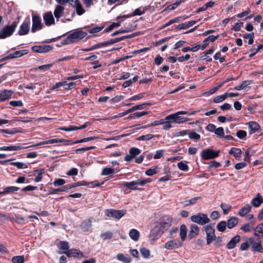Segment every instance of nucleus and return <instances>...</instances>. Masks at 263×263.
<instances>
[{
	"mask_svg": "<svg viewBox=\"0 0 263 263\" xmlns=\"http://www.w3.org/2000/svg\"><path fill=\"white\" fill-rule=\"evenodd\" d=\"M186 111H179L176 113L170 114L165 117L163 124V129L168 130L172 127V124H181L189 121V118H183L180 115H186Z\"/></svg>",
	"mask_w": 263,
	"mask_h": 263,
	"instance_id": "1",
	"label": "nucleus"
},
{
	"mask_svg": "<svg viewBox=\"0 0 263 263\" xmlns=\"http://www.w3.org/2000/svg\"><path fill=\"white\" fill-rule=\"evenodd\" d=\"M87 34V33L86 32L83 31L81 30H78L70 33L67 37L65 42L67 44L78 42L84 38Z\"/></svg>",
	"mask_w": 263,
	"mask_h": 263,
	"instance_id": "2",
	"label": "nucleus"
},
{
	"mask_svg": "<svg viewBox=\"0 0 263 263\" xmlns=\"http://www.w3.org/2000/svg\"><path fill=\"white\" fill-rule=\"evenodd\" d=\"M190 219L192 222L202 226L209 223L210 221L208 215L202 213L192 215Z\"/></svg>",
	"mask_w": 263,
	"mask_h": 263,
	"instance_id": "3",
	"label": "nucleus"
},
{
	"mask_svg": "<svg viewBox=\"0 0 263 263\" xmlns=\"http://www.w3.org/2000/svg\"><path fill=\"white\" fill-rule=\"evenodd\" d=\"M203 229L206 234V245H209L216 239L215 230L211 224L205 225Z\"/></svg>",
	"mask_w": 263,
	"mask_h": 263,
	"instance_id": "4",
	"label": "nucleus"
},
{
	"mask_svg": "<svg viewBox=\"0 0 263 263\" xmlns=\"http://www.w3.org/2000/svg\"><path fill=\"white\" fill-rule=\"evenodd\" d=\"M16 26V23L14 22L12 25L6 26L0 32V39H3L11 35L14 32Z\"/></svg>",
	"mask_w": 263,
	"mask_h": 263,
	"instance_id": "5",
	"label": "nucleus"
},
{
	"mask_svg": "<svg viewBox=\"0 0 263 263\" xmlns=\"http://www.w3.org/2000/svg\"><path fill=\"white\" fill-rule=\"evenodd\" d=\"M219 151H214L212 149H204L201 153V156L204 160L214 159L219 155Z\"/></svg>",
	"mask_w": 263,
	"mask_h": 263,
	"instance_id": "6",
	"label": "nucleus"
},
{
	"mask_svg": "<svg viewBox=\"0 0 263 263\" xmlns=\"http://www.w3.org/2000/svg\"><path fill=\"white\" fill-rule=\"evenodd\" d=\"M183 245V243L179 239H171L164 244V247L167 250H174L182 247Z\"/></svg>",
	"mask_w": 263,
	"mask_h": 263,
	"instance_id": "7",
	"label": "nucleus"
},
{
	"mask_svg": "<svg viewBox=\"0 0 263 263\" xmlns=\"http://www.w3.org/2000/svg\"><path fill=\"white\" fill-rule=\"evenodd\" d=\"M126 214L124 210H116L113 209L107 210L105 211V215L110 218L119 219Z\"/></svg>",
	"mask_w": 263,
	"mask_h": 263,
	"instance_id": "8",
	"label": "nucleus"
},
{
	"mask_svg": "<svg viewBox=\"0 0 263 263\" xmlns=\"http://www.w3.org/2000/svg\"><path fill=\"white\" fill-rule=\"evenodd\" d=\"M32 25L31 31L35 32L37 30H41L43 27V24L41 22V17L34 13H32Z\"/></svg>",
	"mask_w": 263,
	"mask_h": 263,
	"instance_id": "9",
	"label": "nucleus"
},
{
	"mask_svg": "<svg viewBox=\"0 0 263 263\" xmlns=\"http://www.w3.org/2000/svg\"><path fill=\"white\" fill-rule=\"evenodd\" d=\"M172 222V218L168 216H165L163 217L162 220L158 226L164 233V231H166L169 228H170Z\"/></svg>",
	"mask_w": 263,
	"mask_h": 263,
	"instance_id": "10",
	"label": "nucleus"
},
{
	"mask_svg": "<svg viewBox=\"0 0 263 263\" xmlns=\"http://www.w3.org/2000/svg\"><path fill=\"white\" fill-rule=\"evenodd\" d=\"M141 153V150L136 147H132L129 151L128 154L126 155L124 158L126 161L129 162L136 156Z\"/></svg>",
	"mask_w": 263,
	"mask_h": 263,
	"instance_id": "11",
	"label": "nucleus"
},
{
	"mask_svg": "<svg viewBox=\"0 0 263 263\" xmlns=\"http://www.w3.org/2000/svg\"><path fill=\"white\" fill-rule=\"evenodd\" d=\"M163 233L160 228L157 225L150 232L149 237L152 240L158 239Z\"/></svg>",
	"mask_w": 263,
	"mask_h": 263,
	"instance_id": "12",
	"label": "nucleus"
},
{
	"mask_svg": "<svg viewBox=\"0 0 263 263\" xmlns=\"http://www.w3.org/2000/svg\"><path fill=\"white\" fill-rule=\"evenodd\" d=\"M43 19L46 26H51L54 24V18L51 12H47L43 15Z\"/></svg>",
	"mask_w": 263,
	"mask_h": 263,
	"instance_id": "13",
	"label": "nucleus"
},
{
	"mask_svg": "<svg viewBox=\"0 0 263 263\" xmlns=\"http://www.w3.org/2000/svg\"><path fill=\"white\" fill-rule=\"evenodd\" d=\"M32 50L37 53H45L51 50V47L49 45H40L34 46L32 47Z\"/></svg>",
	"mask_w": 263,
	"mask_h": 263,
	"instance_id": "14",
	"label": "nucleus"
},
{
	"mask_svg": "<svg viewBox=\"0 0 263 263\" xmlns=\"http://www.w3.org/2000/svg\"><path fill=\"white\" fill-rule=\"evenodd\" d=\"M58 248L60 250L59 253L65 254L67 253L69 250V244L68 242L65 241H61L58 243Z\"/></svg>",
	"mask_w": 263,
	"mask_h": 263,
	"instance_id": "15",
	"label": "nucleus"
},
{
	"mask_svg": "<svg viewBox=\"0 0 263 263\" xmlns=\"http://www.w3.org/2000/svg\"><path fill=\"white\" fill-rule=\"evenodd\" d=\"M30 30V23L28 22H24L20 26L18 34L24 35L27 34Z\"/></svg>",
	"mask_w": 263,
	"mask_h": 263,
	"instance_id": "16",
	"label": "nucleus"
},
{
	"mask_svg": "<svg viewBox=\"0 0 263 263\" xmlns=\"http://www.w3.org/2000/svg\"><path fill=\"white\" fill-rule=\"evenodd\" d=\"M199 233V228L198 226L196 224H193L190 227V232L189 233V237L190 239H192L196 236L198 235Z\"/></svg>",
	"mask_w": 263,
	"mask_h": 263,
	"instance_id": "17",
	"label": "nucleus"
},
{
	"mask_svg": "<svg viewBox=\"0 0 263 263\" xmlns=\"http://www.w3.org/2000/svg\"><path fill=\"white\" fill-rule=\"evenodd\" d=\"M13 91L11 90L5 89L1 91L0 93V100L4 101L11 98Z\"/></svg>",
	"mask_w": 263,
	"mask_h": 263,
	"instance_id": "18",
	"label": "nucleus"
},
{
	"mask_svg": "<svg viewBox=\"0 0 263 263\" xmlns=\"http://www.w3.org/2000/svg\"><path fill=\"white\" fill-rule=\"evenodd\" d=\"M66 255L69 257H73L79 258L83 256L82 252L75 249L69 250Z\"/></svg>",
	"mask_w": 263,
	"mask_h": 263,
	"instance_id": "19",
	"label": "nucleus"
},
{
	"mask_svg": "<svg viewBox=\"0 0 263 263\" xmlns=\"http://www.w3.org/2000/svg\"><path fill=\"white\" fill-rule=\"evenodd\" d=\"M249 133L252 134L257 132L260 128L259 125L254 121H250L248 123Z\"/></svg>",
	"mask_w": 263,
	"mask_h": 263,
	"instance_id": "20",
	"label": "nucleus"
},
{
	"mask_svg": "<svg viewBox=\"0 0 263 263\" xmlns=\"http://www.w3.org/2000/svg\"><path fill=\"white\" fill-rule=\"evenodd\" d=\"M240 237L239 235L235 236L227 245V248L228 249H233L236 244L240 241Z\"/></svg>",
	"mask_w": 263,
	"mask_h": 263,
	"instance_id": "21",
	"label": "nucleus"
},
{
	"mask_svg": "<svg viewBox=\"0 0 263 263\" xmlns=\"http://www.w3.org/2000/svg\"><path fill=\"white\" fill-rule=\"evenodd\" d=\"M187 227L185 224H182L180 228L179 236L181 239V241L183 242L186 239L187 236Z\"/></svg>",
	"mask_w": 263,
	"mask_h": 263,
	"instance_id": "22",
	"label": "nucleus"
},
{
	"mask_svg": "<svg viewBox=\"0 0 263 263\" xmlns=\"http://www.w3.org/2000/svg\"><path fill=\"white\" fill-rule=\"evenodd\" d=\"M263 203V198L258 194L256 197L253 198L251 200V203L254 207H259Z\"/></svg>",
	"mask_w": 263,
	"mask_h": 263,
	"instance_id": "23",
	"label": "nucleus"
},
{
	"mask_svg": "<svg viewBox=\"0 0 263 263\" xmlns=\"http://www.w3.org/2000/svg\"><path fill=\"white\" fill-rule=\"evenodd\" d=\"M64 8L61 5H58L55 8L54 15L57 19H59L64 14Z\"/></svg>",
	"mask_w": 263,
	"mask_h": 263,
	"instance_id": "24",
	"label": "nucleus"
},
{
	"mask_svg": "<svg viewBox=\"0 0 263 263\" xmlns=\"http://www.w3.org/2000/svg\"><path fill=\"white\" fill-rule=\"evenodd\" d=\"M24 148V147H22L21 146L17 145H11V146H4L2 147H0V151H15L20 149H22Z\"/></svg>",
	"mask_w": 263,
	"mask_h": 263,
	"instance_id": "25",
	"label": "nucleus"
},
{
	"mask_svg": "<svg viewBox=\"0 0 263 263\" xmlns=\"http://www.w3.org/2000/svg\"><path fill=\"white\" fill-rule=\"evenodd\" d=\"M71 2L73 3V7L76 8L77 13L78 15H81L85 12V10L83 8L82 5L78 2V0H77V1ZM71 5H72V4H71Z\"/></svg>",
	"mask_w": 263,
	"mask_h": 263,
	"instance_id": "26",
	"label": "nucleus"
},
{
	"mask_svg": "<svg viewBox=\"0 0 263 263\" xmlns=\"http://www.w3.org/2000/svg\"><path fill=\"white\" fill-rule=\"evenodd\" d=\"M129 236L132 240L137 241L139 238L140 233L137 230L133 229L129 231Z\"/></svg>",
	"mask_w": 263,
	"mask_h": 263,
	"instance_id": "27",
	"label": "nucleus"
},
{
	"mask_svg": "<svg viewBox=\"0 0 263 263\" xmlns=\"http://www.w3.org/2000/svg\"><path fill=\"white\" fill-rule=\"evenodd\" d=\"M117 258L124 263H130L131 262V259L129 256L127 255L125 256L122 253L118 254L117 255Z\"/></svg>",
	"mask_w": 263,
	"mask_h": 263,
	"instance_id": "28",
	"label": "nucleus"
},
{
	"mask_svg": "<svg viewBox=\"0 0 263 263\" xmlns=\"http://www.w3.org/2000/svg\"><path fill=\"white\" fill-rule=\"evenodd\" d=\"M91 226L92 224L90 219H87L84 221L81 224L82 229L85 232L88 231Z\"/></svg>",
	"mask_w": 263,
	"mask_h": 263,
	"instance_id": "29",
	"label": "nucleus"
},
{
	"mask_svg": "<svg viewBox=\"0 0 263 263\" xmlns=\"http://www.w3.org/2000/svg\"><path fill=\"white\" fill-rule=\"evenodd\" d=\"M252 248L253 251H257L260 253L263 252V247L260 241L253 243Z\"/></svg>",
	"mask_w": 263,
	"mask_h": 263,
	"instance_id": "30",
	"label": "nucleus"
},
{
	"mask_svg": "<svg viewBox=\"0 0 263 263\" xmlns=\"http://www.w3.org/2000/svg\"><path fill=\"white\" fill-rule=\"evenodd\" d=\"M251 209V206L249 204H247L246 206L242 208L240 210V211L238 213V214L240 216L243 217L245 215H246L250 212Z\"/></svg>",
	"mask_w": 263,
	"mask_h": 263,
	"instance_id": "31",
	"label": "nucleus"
},
{
	"mask_svg": "<svg viewBox=\"0 0 263 263\" xmlns=\"http://www.w3.org/2000/svg\"><path fill=\"white\" fill-rule=\"evenodd\" d=\"M238 222V219L236 217H232L230 218L227 223L229 229H232L235 226Z\"/></svg>",
	"mask_w": 263,
	"mask_h": 263,
	"instance_id": "32",
	"label": "nucleus"
},
{
	"mask_svg": "<svg viewBox=\"0 0 263 263\" xmlns=\"http://www.w3.org/2000/svg\"><path fill=\"white\" fill-rule=\"evenodd\" d=\"M128 37V36H123L120 37H117L115 39H113L111 40H110L107 42H104L105 46H107L108 45H111L115 43H116L117 42H119L122 40H123L124 39H127Z\"/></svg>",
	"mask_w": 263,
	"mask_h": 263,
	"instance_id": "33",
	"label": "nucleus"
},
{
	"mask_svg": "<svg viewBox=\"0 0 263 263\" xmlns=\"http://www.w3.org/2000/svg\"><path fill=\"white\" fill-rule=\"evenodd\" d=\"M241 153L240 149L236 147L232 148L229 152V154L233 155L235 158H240L241 156Z\"/></svg>",
	"mask_w": 263,
	"mask_h": 263,
	"instance_id": "34",
	"label": "nucleus"
},
{
	"mask_svg": "<svg viewBox=\"0 0 263 263\" xmlns=\"http://www.w3.org/2000/svg\"><path fill=\"white\" fill-rule=\"evenodd\" d=\"M251 84V81L246 80L242 82L241 84L232 88L233 90H241L245 89L247 86Z\"/></svg>",
	"mask_w": 263,
	"mask_h": 263,
	"instance_id": "35",
	"label": "nucleus"
},
{
	"mask_svg": "<svg viewBox=\"0 0 263 263\" xmlns=\"http://www.w3.org/2000/svg\"><path fill=\"white\" fill-rule=\"evenodd\" d=\"M140 252L143 258L148 259L151 256L150 250L146 248L142 247L140 249Z\"/></svg>",
	"mask_w": 263,
	"mask_h": 263,
	"instance_id": "36",
	"label": "nucleus"
},
{
	"mask_svg": "<svg viewBox=\"0 0 263 263\" xmlns=\"http://www.w3.org/2000/svg\"><path fill=\"white\" fill-rule=\"evenodd\" d=\"M116 173V170L110 167H104L103 168L101 175L106 176L113 174Z\"/></svg>",
	"mask_w": 263,
	"mask_h": 263,
	"instance_id": "37",
	"label": "nucleus"
},
{
	"mask_svg": "<svg viewBox=\"0 0 263 263\" xmlns=\"http://www.w3.org/2000/svg\"><path fill=\"white\" fill-rule=\"evenodd\" d=\"M151 104V103H144L139 105L134 106L132 107H131V109H132V111H134L135 110H142L146 108V107L147 106Z\"/></svg>",
	"mask_w": 263,
	"mask_h": 263,
	"instance_id": "38",
	"label": "nucleus"
},
{
	"mask_svg": "<svg viewBox=\"0 0 263 263\" xmlns=\"http://www.w3.org/2000/svg\"><path fill=\"white\" fill-rule=\"evenodd\" d=\"M18 189H19V188L18 187L14 186L7 187L4 189L3 192H0V194H8V193H10L12 192L17 191L18 190Z\"/></svg>",
	"mask_w": 263,
	"mask_h": 263,
	"instance_id": "39",
	"label": "nucleus"
},
{
	"mask_svg": "<svg viewBox=\"0 0 263 263\" xmlns=\"http://www.w3.org/2000/svg\"><path fill=\"white\" fill-rule=\"evenodd\" d=\"M81 186H87L89 185H91L92 187H95L96 186H101L102 183H100L99 182H88L86 181H83L82 182H80Z\"/></svg>",
	"mask_w": 263,
	"mask_h": 263,
	"instance_id": "40",
	"label": "nucleus"
},
{
	"mask_svg": "<svg viewBox=\"0 0 263 263\" xmlns=\"http://www.w3.org/2000/svg\"><path fill=\"white\" fill-rule=\"evenodd\" d=\"M227 98V97L226 92L222 95L215 97L213 99V102L216 103H219L225 100Z\"/></svg>",
	"mask_w": 263,
	"mask_h": 263,
	"instance_id": "41",
	"label": "nucleus"
},
{
	"mask_svg": "<svg viewBox=\"0 0 263 263\" xmlns=\"http://www.w3.org/2000/svg\"><path fill=\"white\" fill-rule=\"evenodd\" d=\"M11 261L13 263H24L25 262L23 255L15 256L12 258Z\"/></svg>",
	"mask_w": 263,
	"mask_h": 263,
	"instance_id": "42",
	"label": "nucleus"
},
{
	"mask_svg": "<svg viewBox=\"0 0 263 263\" xmlns=\"http://www.w3.org/2000/svg\"><path fill=\"white\" fill-rule=\"evenodd\" d=\"M227 226V222L225 221H221L217 225V229L219 232H224Z\"/></svg>",
	"mask_w": 263,
	"mask_h": 263,
	"instance_id": "43",
	"label": "nucleus"
},
{
	"mask_svg": "<svg viewBox=\"0 0 263 263\" xmlns=\"http://www.w3.org/2000/svg\"><path fill=\"white\" fill-rule=\"evenodd\" d=\"M159 167H158L157 166H155L154 168H151L146 170L145 172V174L147 176H151L154 174H156L159 171Z\"/></svg>",
	"mask_w": 263,
	"mask_h": 263,
	"instance_id": "44",
	"label": "nucleus"
},
{
	"mask_svg": "<svg viewBox=\"0 0 263 263\" xmlns=\"http://www.w3.org/2000/svg\"><path fill=\"white\" fill-rule=\"evenodd\" d=\"M177 166L179 170L186 172L189 170V166L187 165L186 163L184 161H181L178 163Z\"/></svg>",
	"mask_w": 263,
	"mask_h": 263,
	"instance_id": "45",
	"label": "nucleus"
},
{
	"mask_svg": "<svg viewBox=\"0 0 263 263\" xmlns=\"http://www.w3.org/2000/svg\"><path fill=\"white\" fill-rule=\"evenodd\" d=\"M10 164L12 165L15 166L17 168L19 169L26 168L28 167L27 164L20 162H11Z\"/></svg>",
	"mask_w": 263,
	"mask_h": 263,
	"instance_id": "46",
	"label": "nucleus"
},
{
	"mask_svg": "<svg viewBox=\"0 0 263 263\" xmlns=\"http://www.w3.org/2000/svg\"><path fill=\"white\" fill-rule=\"evenodd\" d=\"M255 234L256 235L260 236L261 235L263 236V223L258 224L255 230Z\"/></svg>",
	"mask_w": 263,
	"mask_h": 263,
	"instance_id": "47",
	"label": "nucleus"
},
{
	"mask_svg": "<svg viewBox=\"0 0 263 263\" xmlns=\"http://www.w3.org/2000/svg\"><path fill=\"white\" fill-rule=\"evenodd\" d=\"M134 30V28H132V29H129L128 28H126L125 29H120L118 31H116L114 32H113L112 34H111V35L112 36H115L118 34H120V33H127V32H128L129 31H133Z\"/></svg>",
	"mask_w": 263,
	"mask_h": 263,
	"instance_id": "48",
	"label": "nucleus"
},
{
	"mask_svg": "<svg viewBox=\"0 0 263 263\" xmlns=\"http://www.w3.org/2000/svg\"><path fill=\"white\" fill-rule=\"evenodd\" d=\"M1 132L4 133H6L10 135H14L18 133H21V131L17 128H13L11 130L9 129H2Z\"/></svg>",
	"mask_w": 263,
	"mask_h": 263,
	"instance_id": "49",
	"label": "nucleus"
},
{
	"mask_svg": "<svg viewBox=\"0 0 263 263\" xmlns=\"http://www.w3.org/2000/svg\"><path fill=\"white\" fill-rule=\"evenodd\" d=\"M253 37H254V33H246L243 35V37L249 40L248 41V44L249 45H252L253 43L254 40H253Z\"/></svg>",
	"mask_w": 263,
	"mask_h": 263,
	"instance_id": "50",
	"label": "nucleus"
},
{
	"mask_svg": "<svg viewBox=\"0 0 263 263\" xmlns=\"http://www.w3.org/2000/svg\"><path fill=\"white\" fill-rule=\"evenodd\" d=\"M123 185L129 189H134V188H133L134 186L138 185L137 181L132 182H123Z\"/></svg>",
	"mask_w": 263,
	"mask_h": 263,
	"instance_id": "51",
	"label": "nucleus"
},
{
	"mask_svg": "<svg viewBox=\"0 0 263 263\" xmlns=\"http://www.w3.org/2000/svg\"><path fill=\"white\" fill-rule=\"evenodd\" d=\"M97 139V137H88V138H85L81 140L75 141V142H73V143H79L86 142L93 140H95Z\"/></svg>",
	"mask_w": 263,
	"mask_h": 263,
	"instance_id": "52",
	"label": "nucleus"
},
{
	"mask_svg": "<svg viewBox=\"0 0 263 263\" xmlns=\"http://www.w3.org/2000/svg\"><path fill=\"white\" fill-rule=\"evenodd\" d=\"M123 97L122 96H117L109 100V102L111 104H115L116 103L119 102L123 100Z\"/></svg>",
	"mask_w": 263,
	"mask_h": 263,
	"instance_id": "53",
	"label": "nucleus"
},
{
	"mask_svg": "<svg viewBox=\"0 0 263 263\" xmlns=\"http://www.w3.org/2000/svg\"><path fill=\"white\" fill-rule=\"evenodd\" d=\"M189 138L192 140H199L200 136L195 132H192L189 134Z\"/></svg>",
	"mask_w": 263,
	"mask_h": 263,
	"instance_id": "54",
	"label": "nucleus"
},
{
	"mask_svg": "<svg viewBox=\"0 0 263 263\" xmlns=\"http://www.w3.org/2000/svg\"><path fill=\"white\" fill-rule=\"evenodd\" d=\"M220 206H221V209H222L223 212L224 214H227L229 212V211L231 209V205H228V204H223V203H222L220 205Z\"/></svg>",
	"mask_w": 263,
	"mask_h": 263,
	"instance_id": "55",
	"label": "nucleus"
},
{
	"mask_svg": "<svg viewBox=\"0 0 263 263\" xmlns=\"http://www.w3.org/2000/svg\"><path fill=\"white\" fill-rule=\"evenodd\" d=\"M53 185L55 186H59L66 183V181L63 179H58L53 182Z\"/></svg>",
	"mask_w": 263,
	"mask_h": 263,
	"instance_id": "56",
	"label": "nucleus"
},
{
	"mask_svg": "<svg viewBox=\"0 0 263 263\" xmlns=\"http://www.w3.org/2000/svg\"><path fill=\"white\" fill-rule=\"evenodd\" d=\"M28 53L26 50L16 51L14 52V58H19L21 57Z\"/></svg>",
	"mask_w": 263,
	"mask_h": 263,
	"instance_id": "57",
	"label": "nucleus"
},
{
	"mask_svg": "<svg viewBox=\"0 0 263 263\" xmlns=\"http://www.w3.org/2000/svg\"><path fill=\"white\" fill-rule=\"evenodd\" d=\"M121 22H114L112 23L110 25H109L106 29V30L107 31H110L112 30L114 28L119 27L120 26Z\"/></svg>",
	"mask_w": 263,
	"mask_h": 263,
	"instance_id": "58",
	"label": "nucleus"
},
{
	"mask_svg": "<svg viewBox=\"0 0 263 263\" xmlns=\"http://www.w3.org/2000/svg\"><path fill=\"white\" fill-rule=\"evenodd\" d=\"M52 66V64H48L40 66L37 67V68L42 71H45L46 70H49Z\"/></svg>",
	"mask_w": 263,
	"mask_h": 263,
	"instance_id": "59",
	"label": "nucleus"
},
{
	"mask_svg": "<svg viewBox=\"0 0 263 263\" xmlns=\"http://www.w3.org/2000/svg\"><path fill=\"white\" fill-rule=\"evenodd\" d=\"M103 29L101 27H96L88 30V32L89 33L95 34L101 31Z\"/></svg>",
	"mask_w": 263,
	"mask_h": 263,
	"instance_id": "60",
	"label": "nucleus"
},
{
	"mask_svg": "<svg viewBox=\"0 0 263 263\" xmlns=\"http://www.w3.org/2000/svg\"><path fill=\"white\" fill-rule=\"evenodd\" d=\"M236 135L239 139H243L246 137L247 133L245 130H239L237 132Z\"/></svg>",
	"mask_w": 263,
	"mask_h": 263,
	"instance_id": "61",
	"label": "nucleus"
},
{
	"mask_svg": "<svg viewBox=\"0 0 263 263\" xmlns=\"http://www.w3.org/2000/svg\"><path fill=\"white\" fill-rule=\"evenodd\" d=\"M78 170L76 168H72L69 171H67L66 173V174L68 176H76L78 175Z\"/></svg>",
	"mask_w": 263,
	"mask_h": 263,
	"instance_id": "62",
	"label": "nucleus"
},
{
	"mask_svg": "<svg viewBox=\"0 0 263 263\" xmlns=\"http://www.w3.org/2000/svg\"><path fill=\"white\" fill-rule=\"evenodd\" d=\"M101 237L104 240L110 239L112 237V233L109 232H106L102 234Z\"/></svg>",
	"mask_w": 263,
	"mask_h": 263,
	"instance_id": "63",
	"label": "nucleus"
},
{
	"mask_svg": "<svg viewBox=\"0 0 263 263\" xmlns=\"http://www.w3.org/2000/svg\"><path fill=\"white\" fill-rule=\"evenodd\" d=\"M164 151L163 150H158L156 152L154 156L155 159H158L162 157L163 155Z\"/></svg>",
	"mask_w": 263,
	"mask_h": 263,
	"instance_id": "64",
	"label": "nucleus"
}]
</instances>
